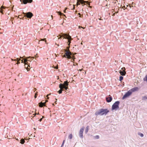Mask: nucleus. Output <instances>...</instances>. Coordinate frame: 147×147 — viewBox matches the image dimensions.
Listing matches in <instances>:
<instances>
[{
  "mask_svg": "<svg viewBox=\"0 0 147 147\" xmlns=\"http://www.w3.org/2000/svg\"><path fill=\"white\" fill-rule=\"evenodd\" d=\"M68 82L67 81H65L63 84L61 83L59 84V87L60 88L58 92L59 94H61L62 92V90H67L68 89Z\"/></svg>",
  "mask_w": 147,
  "mask_h": 147,
  "instance_id": "nucleus-1",
  "label": "nucleus"
},
{
  "mask_svg": "<svg viewBox=\"0 0 147 147\" xmlns=\"http://www.w3.org/2000/svg\"><path fill=\"white\" fill-rule=\"evenodd\" d=\"M139 90L138 87H134L130 90H129L126 92L122 97V99H124L127 98L128 97L130 96L132 92H134L136 91H138Z\"/></svg>",
  "mask_w": 147,
  "mask_h": 147,
  "instance_id": "nucleus-2",
  "label": "nucleus"
},
{
  "mask_svg": "<svg viewBox=\"0 0 147 147\" xmlns=\"http://www.w3.org/2000/svg\"><path fill=\"white\" fill-rule=\"evenodd\" d=\"M65 55H64L65 57L68 59L72 58L74 60L75 58L73 55V54L69 51H67L66 50H65Z\"/></svg>",
  "mask_w": 147,
  "mask_h": 147,
  "instance_id": "nucleus-3",
  "label": "nucleus"
},
{
  "mask_svg": "<svg viewBox=\"0 0 147 147\" xmlns=\"http://www.w3.org/2000/svg\"><path fill=\"white\" fill-rule=\"evenodd\" d=\"M120 103L119 101H116L112 105V110H118L119 109V105Z\"/></svg>",
  "mask_w": 147,
  "mask_h": 147,
  "instance_id": "nucleus-4",
  "label": "nucleus"
},
{
  "mask_svg": "<svg viewBox=\"0 0 147 147\" xmlns=\"http://www.w3.org/2000/svg\"><path fill=\"white\" fill-rule=\"evenodd\" d=\"M100 110L102 115H106L109 112V111L107 109H101Z\"/></svg>",
  "mask_w": 147,
  "mask_h": 147,
  "instance_id": "nucleus-5",
  "label": "nucleus"
},
{
  "mask_svg": "<svg viewBox=\"0 0 147 147\" xmlns=\"http://www.w3.org/2000/svg\"><path fill=\"white\" fill-rule=\"evenodd\" d=\"M24 17H26L27 18H28L30 19L32 16H33V14L30 12H28L27 13H23Z\"/></svg>",
  "mask_w": 147,
  "mask_h": 147,
  "instance_id": "nucleus-6",
  "label": "nucleus"
},
{
  "mask_svg": "<svg viewBox=\"0 0 147 147\" xmlns=\"http://www.w3.org/2000/svg\"><path fill=\"white\" fill-rule=\"evenodd\" d=\"M121 69L122 70H120L119 71V72L121 74V75L122 76H124L126 74V72L125 71V67H122Z\"/></svg>",
  "mask_w": 147,
  "mask_h": 147,
  "instance_id": "nucleus-7",
  "label": "nucleus"
},
{
  "mask_svg": "<svg viewBox=\"0 0 147 147\" xmlns=\"http://www.w3.org/2000/svg\"><path fill=\"white\" fill-rule=\"evenodd\" d=\"M84 127H83L81 128L80 130L79 136L81 138H83V132L84 131Z\"/></svg>",
  "mask_w": 147,
  "mask_h": 147,
  "instance_id": "nucleus-8",
  "label": "nucleus"
},
{
  "mask_svg": "<svg viewBox=\"0 0 147 147\" xmlns=\"http://www.w3.org/2000/svg\"><path fill=\"white\" fill-rule=\"evenodd\" d=\"M24 64H25V67L26 68V69L28 70L30 69L28 68V67H29L30 68V64H28V62L27 60L26 59H24Z\"/></svg>",
  "mask_w": 147,
  "mask_h": 147,
  "instance_id": "nucleus-9",
  "label": "nucleus"
},
{
  "mask_svg": "<svg viewBox=\"0 0 147 147\" xmlns=\"http://www.w3.org/2000/svg\"><path fill=\"white\" fill-rule=\"evenodd\" d=\"M106 100L108 102H109L111 101L112 100V97L110 95L106 97Z\"/></svg>",
  "mask_w": 147,
  "mask_h": 147,
  "instance_id": "nucleus-10",
  "label": "nucleus"
},
{
  "mask_svg": "<svg viewBox=\"0 0 147 147\" xmlns=\"http://www.w3.org/2000/svg\"><path fill=\"white\" fill-rule=\"evenodd\" d=\"M33 0H20V1L24 4H27L28 3H31Z\"/></svg>",
  "mask_w": 147,
  "mask_h": 147,
  "instance_id": "nucleus-11",
  "label": "nucleus"
},
{
  "mask_svg": "<svg viewBox=\"0 0 147 147\" xmlns=\"http://www.w3.org/2000/svg\"><path fill=\"white\" fill-rule=\"evenodd\" d=\"M69 35V34H66L61 33L60 36L61 37H63L64 38L66 39L69 38H67Z\"/></svg>",
  "mask_w": 147,
  "mask_h": 147,
  "instance_id": "nucleus-12",
  "label": "nucleus"
},
{
  "mask_svg": "<svg viewBox=\"0 0 147 147\" xmlns=\"http://www.w3.org/2000/svg\"><path fill=\"white\" fill-rule=\"evenodd\" d=\"M68 38H66V39H67L68 40V42L69 43L67 44H68V45L69 46V45L70 44V43L71 42V40H72V38H71V37L69 35L67 37Z\"/></svg>",
  "mask_w": 147,
  "mask_h": 147,
  "instance_id": "nucleus-13",
  "label": "nucleus"
},
{
  "mask_svg": "<svg viewBox=\"0 0 147 147\" xmlns=\"http://www.w3.org/2000/svg\"><path fill=\"white\" fill-rule=\"evenodd\" d=\"M30 58V57H28V58H27L26 57H21V58L22 59L21 60L22 63H24V59H26V60H27V61H29V59H29Z\"/></svg>",
  "mask_w": 147,
  "mask_h": 147,
  "instance_id": "nucleus-14",
  "label": "nucleus"
},
{
  "mask_svg": "<svg viewBox=\"0 0 147 147\" xmlns=\"http://www.w3.org/2000/svg\"><path fill=\"white\" fill-rule=\"evenodd\" d=\"M95 115L96 116L98 115H102L100 109L96 111L95 113Z\"/></svg>",
  "mask_w": 147,
  "mask_h": 147,
  "instance_id": "nucleus-15",
  "label": "nucleus"
},
{
  "mask_svg": "<svg viewBox=\"0 0 147 147\" xmlns=\"http://www.w3.org/2000/svg\"><path fill=\"white\" fill-rule=\"evenodd\" d=\"M46 102H40L38 104L39 106L40 107H42L43 106H45V105Z\"/></svg>",
  "mask_w": 147,
  "mask_h": 147,
  "instance_id": "nucleus-16",
  "label": "nucleus"
},
{
  "mask_svg": "<svg viewBox=\"0 0 147 147\" xmlns=\"http://www.w3.org/2000/svg\"><path fill=\"white\" fill-rule=\"evenodd\" d=\"M77 0L78 1H79L82 5L84 4V5H85V3L87 2V1H84V0Z\"/></svg>",
  "mask_w": 147,
  "mask_h": 147,
  "instance_id": "nucleus-17",
  "label": "nucleus"
},
{
  "mask_svg": "<svg viewBox=\"0 0 147 147\" xmlns=\"http://www.w3.org/2000/svg\"><path fill=\"white\" fill-rule=\"evenodd\" d=\"M88 129H89V126H87L86 128V129H85V133H87V132H88Z\"/></svg>",
  "mask_w": 147,
  "mask_h": 147,
  "instance_id": "nucleus-18",
  "label": "nucleus"
},
{
  "mask_svg": "<svg viewBox=\"0 0 147 147\" xmlns=\"http://www.w3.org/2000/svg\"><path fill=\"white\" fill-rule=\"evenodd\" d=\"M57 12H58V14L59 15H60L61 16H65V15L63 13H61L59 11H58Z\"/></svg>",
  "mask_w": 147,
  "mask_h": 147,
  "instance_id": "nucleus-19",
  "label": "nucleus"
},
{
  "mask_svg": "<svg viewBox=\"0 0 147 147\" xmlns=\"http://www.w3.org/2000/svg\"><path fill=\"white\" fill-rule=\"evenodd\" d=\"M25 142V140H24L23 139H22L20 140V143L23 144Z\"/></svg>",
  "mask_w": 147,
  "mask_h": 147,
  "instance_id": "nucleus-20",
  "label": "nucleus"
},
{
  "mask_svg": "<svg viewBox=\"0 0 147 147\" xmlns=\"http://www.w3.org/2000/svg\"><path fill=\"white\" fill-rule=\"evenodd\" d=\"M143 80L144 81H146L147 82V74L143 79Z\"/></svg>",
  "mask_w": 147,
  "mask_h": 147,
  "instance_id": "nucleus-21",
  "label": "nucleus"
},
{
  "mask_svg": "<svg viewBox=\"0 0 147 147\" xmlns=\"http://www.w3.org/2000/svg\"><path fill=\"white\" fill-rule=\"evenodd\" d=\"M138 134L141 137H143L144 136V134L142 133H138Z\"/></svg>",
  "mask_w": 147,
  "mask_h": 147,
  "instance_id": "nucleus-22",
  "label": "nucleus"
},
{
  "mask_svg": "<svg viewBox=\"0 0 147 147\" xmlns=\"http://www.w3.org/2000/svg\"><path fill=\"white\" fill-rule=\"evenodd\" d=\"M142 100H147V97L146 96H144L142 97Z\"/></svg>",
  "mask_w": 147,
  "mask_h": 147,
  "instance_id": "nucleus-23",
  "label": "nucleus"
},
{
  "mask_svg": "<svg viewBox=\"0 0 147 147\" xmlns=\"http://www.w3.org/2000/svg\"><path fill=\"white\" fill-rule=\"evenodd\" d=\"M72 138V134H70L69 136H68V138L69 139H71Z\"/></svg>",
  "mask_w": 147,
  "mask_h": 147,
  "instance_id": "nucleus-24",
  "label": "nucleus"
},
{
  "mask_svg": "<svg viewBox=\"0 0 147 147\" xmlns=\"http://www.w3.org/2000/svg\"><path fill=\"white\" fill-rule=\"evenodd\" d=\"M94 138L96 139H98L99 138V136L98 135H96L94 136Z\"/></svg>",
  "mask_w": 147,
  "mask_h": 147,
  "instance_id": "nucleus-25",
  "label": "nucleus"
},
{
  "mask_svg": "<svg viewBox=\"0 0 147 147\" xmlns=\"http://www.w3.org/2000/svg\"><path fill=\"white\" fill-rule=\"evenodd\" d=\"M123 79V77L122 76H120L119 80L121 81Z\"/></svg>",
  "mask_w": 147,
  "mask_h": 147,
  "instance_id": "nucleus-26",
  "label": "nucleus"
},
{
  "mask_svg": "<svg viewBox=\"0 0 147 147\" xmlns=\"http://www.w3.org/2000/svg\"><path fill=\"white\" fill-rule=\"evenodd\" d=\"M21 57L20 58H17L16 59H15L14 60V61H19L20 60H21Z\"/></svg>",
  "mask_w": 147,
  "mask_h": 147,
  "instance_id": "nucleus-27",
  "label": "nucleus"
},
{
  "mask_svg": "<svg viewBox=\"0 0 147 147\" xmlns=\"http://www.w3.org/2000/svg\"><path fill=\"white\" fill-rule=\"evenodd\" d=\"M37 93H38V92H36L35 93V95H34L35 98H36L37 97V95H38V94Z\"/></svg>",
  "mask_w": 147,
  "mask_h": 147,
  "instance_id": "nucleus-28",
  "label": "nucleus"
},
{
  "mask_svg": "<svg viewBox=\"0 0 147 147\" xmlns=\"http://www.w3.org/2000/svg\"><path fill=\"white\" fill-rule=\"evenodd\" d=\"M64 142H65V140H64L63 141L62 144L61 145V147H62L64 143Z\"/></svg>",
  "mask_w": 147,
  "mask_h": 147,
  "instance_id": "nucleus-29",
  "label": "nucleus"
},
{
  "mask_svg": "<svg viewBox=\"0 0 147 147\" xmlns=\"http://www.w3.org/2000/svg\"><path fill=\"white\" fill-rule=\"evenodd\" d=\"M20 62H19V61H18L17 62V63H16L17 64H20Z\"/></svg>",
  "mask_w": 147,
  "mask_h": 147,
  "instance_id": "nucleus-30",
  "label": "nucleus"
},
{
  "mask_svg": "<svg viewBox=\"0 0 147 147\" xmlns=\"http://www.w3.org/2000/svg\"><path fill=\"white\" fill-rule=\"evenodd\" d=\"M42 118H40V119L39 120V121L40 122L41 121H42Z\"/></svg>",
  "mask_w": 147,
  "mask_h": 147,
  "instance_id": "nucleus-31",
  "label": "nucleus"
},
{
  "mask_svg": "<svg viewBox=\"0 0 147 147\" xmlns=\"http://www.w3.org/2000/svg\"><path fill=\"white\" fill-rule=\"evenodd\" d=\"M83 17V15H81V14L79 16V17L82 18Z\"/></svg>",
  "mask_w": 147,
  "mask_h": 147,
  "instance_id": "nucleus-32",
  "label": "nucleus"
},
{
  "mask_svg": "<svg viewBox=\"0 0 147 147\" xmlns=\"http://www.w3.org/2000/svg\"><path fill=\"white\" fill-rule=\"evenodd\" d=\"M0 12L1 13H2V12H3V10H2V9H1V11H0Z\"/></svg>",
  "mask_w": 147,
  "mask_h": 147,
  "instance_id": "nucleus-33",
  "label": "nucleus"
},
{
  "mask_svg": "<svg viewBox=\"0 0 147 147\" xmlns=\"http://www.w3.org/2000/svg\"><path fill=\"white\" fill-rule=\"evenodd\" d=\"M115 13H114L113 14V16H115Z\"/></svg>",
  "mask_w": 147,
  "mask_h": 147,
  "instance_id": "nucleus-34",
  "label": "nucleus"
},
{
  "mask_svg": "<svg viewBox=\"0 0 147 147\" xmlns=\"http://www.w3.org/2000/svg\"><path fill=\"white\" fill-rule=\"evenodd\" d=\"M69 47H67V49H69Z\"/></svg>",
  "mask_w": 147,
  "mask_h": 147,
  "instance_id": "nucleus-35",
  "label": "nucleus"
},
{
  "mask_svg": "<svg viewBox=\"0 0 147 147\" xmlns=\"http://www.w3.org/2000/svg\"><path fill=\"white\" fill-rule=\"evenodd\" d=\"M118 12V11H117L115 13H117Z\"/></svg>",
  "mask_w": 147,
  "mask_h": 147,
  "instance_id": "nucleus-36",
  "label": "nucleus"
},
{
  "mask_svg": "<svg viewBox=\"0 0 147 147\" xmlns=\"http://www.w3.org/2000/svg\"><path fill=\"white\" fill-rule=\"evenodd\" d=\"M61 37L60 36V37L59 38V39H61Z\"/></svg>",
  "mask_w": 147,
  "mask_h": 147,
  "instance_id": "nucleus-37",
  "label": "nucleus"
},
{
  "mask_svg": "<svg viewBox=\"0 0 147 147\" xmlns=\"http://www.w3.org/2000/svg\"><path fill=\"white\" fill-rule=\"evenodd\" d=\"M64 55H65V54H64V55H63V57H64Z\"/></svg>",
  "mask_w": 147,
  "mask_h": 147,
  "instance_id": "nucleus-38",
  "label": "nucleus"
},
{
  "mask_svg": "<svg viewBox=\"0 0 147 147\" xmlns=\"http://www.w3.org/2000/svg\"><path fill=\"white\" fill-rule=\"evenodd\" d=\"M78 14L79 15H80V13H78Z\"/></svg>",
  "mask_w": 147,
  "mask_h": 147,
  "instance_id": "nucleus-39",
  "label": "nucleus"
},
{
  "mask_svg": "<svg viewBox=\"0 0 147 147\" xmlns=\"http://www.w3.org/2000/svg\"><path fill=\"white\" fill-rule=\"evenodd\" d=\"M125 7V6H124L123 7V8Z\"/></svg>",
  "mask_w": 147,
  "mask_h": 147,
  "instance_id": "nucleus-40",
  "label": "nucleus"
},
{
  "mask_svg": "<svg viewBox=\"0 0 147 147\" xmlns=\"http://www.w3.org/2000/svg\"><path fill=\"white\" fill-rule=\"evenodd\" d=\"M3 7L4 9L5 8V7Z\"/></svg>",
  "mask_w": 147,
  "mask_h": 147,
  "instance_id": "nucleus-41",
  "label": "nucleus"
},
{
  "mask_svg": "<svg viewBox=\"0 0 147 147\" xmlns=\"http://www.w3.org/2000/svg\"><path fill=\"white\" fill-rule=\"evenodd\" d=\"M107 5H107V4L106 5V6H107Z\"/></svg>",
  "mask_w": 147,
  "mask_h": 147,
  "instance_id": "nucleus-42",
  "label": "nucleus"
},
{
  "mask_svg": "<svg viewBox=\"0 0 147 147\" xmlns=\"http://www.w3.org/2000/svg\"><path fill=\"white\" fill-rule=\"evenodd\" d=\"M76 13H77V11H76V12H75Z\"/></svg>",
  "mask_w": 147,
  "mask_h": 147,
  "instance_id": "nucleus-43",
  "label": "nucleus"
},
{
  "mask_svg": "<svg viewBox=\"0 0 147 147\" xmlns=\"http://www.w3.org/2000/svg\"><path fill=\"white\" fill-rule=\"evenodd\" d=\"M16 140H18V139H17Z\"/></svg>",
  "mask_w": 147,
  "mask_h": 147,
  "instance_id": "nucleus-44",
  "label": "nucleus"
},
{
  "mask_svg": "<svg viewBox=\"0 0 147 147\" xmlns=\"http://www.w3.org/2000/svg\"><path fill=\"white\" fill-rule=\"evenodd\" d=\"M80 3H79L78 4V5H80Z\"/></svg>",
  "mask_w": 147,
  "mask_h": 147,
  "instance_id": "nucleus-45",
  "label": "nucleus"
},
{
  "mask_svg": "<svg viewBox=\"0 0 147 147\" xmlns=\"http://www.w3.org/2000/svg\"><path fill=\"white\" fill-rule=\"evenodd\" d=\"M24 17H23V18H22V19H24Z\"/></svg>",
  "mask_w": 147,
  "mask_h": 147,
  "instance_id": "nucleus-46",
  "label": "nucleus"
},
{
  "mask_svg": "<svg viewBox=\"0 0 147 147\" xmlns=\"http://www.w3.org/2000/svg\"><path fill=\"white\" fill-rule=\"evenodd\" d=\"M100 20H101V19H99Z\"/></svg>",
  "mask_w": 147,
  "mask_h": 147,
  "instance_id": "nucleus-47",
  "label": "nucleus"
},
{
  "mask_svg": "<svg viewBox=\"0 0 147 147\" xmlns=\"http://www.w3.org/2000/svg\"><path fill=\"white\" fill-rule=\"evenodd\" d=\"M82 5V6H84V4H83V5Z\"/></svg>",
  "mask_w": 147,
  "mask_h": 147,
  "instance_id": "nucleus-48",
  "label": "nucleus"
},
{
  "mask_svg": "<svg viewBox=\"0 0 147 147\" xmlns=\"http://www.w3.org/2000/svg\"><path fill=\"white\" fill-rule=\"evenodd\" d=\"M89 7H90V8H91V6H89Z\"/></svg>",
  "mask_w": 147,
  "mask_h": 147,
  "instance_id": "nucleus-49",
  "label": "nucleus"
},
{
  "mask_svg": "<svg viewBox=\"0 0 147 147\" xmlns=\"http://www.w3.org/2000/svg\"><path fill=\"white\" fill-rule=\"evenodd\" d=\"M74 9V7L73 8V9Z\"/></svg>",
  "mask_w": 147,
  "mask_h": 147,
  "instance_id": "nucleus-50",
  "label": "nucleus"
},
{
  "mask_svg": "<svg viewBox=\"0 0 147 147\" xmlns=\"http://www.w3.org/2000/svg\"><path fill=\"white\" fill-rule=\"evenodd\" d=\"M47 101H47V100L46 101V102H47Z\"/></svg>",
  "mask_w": 147,
  "mask_h": 147,
  "instance_id": "nucleus-51",
  "label": "nucleus"
},
{
  "mask_svg": "<svg viewBox=\"0 0 147 147\" xmlns=\"http://www.w3.org/2000/svg\"><path fill=\"white\" fill-rule=\"evenodd\" d=\"M58 45V46H59V45Z\"/></svg>",
  "mask_w": 147,
  "mask_h": 147,
  "instance_id": "nucleus-52",
  "label": "nucleus"
}]
</instances>
